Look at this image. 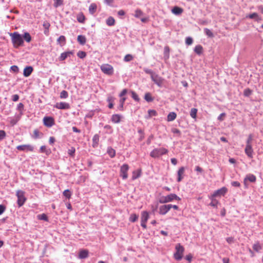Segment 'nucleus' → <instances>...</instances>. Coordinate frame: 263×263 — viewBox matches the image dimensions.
<instances>
[{
    "label": "nucleus",
    "mask_w": 263,
    "mask_h": 263,
    "mask_svg": "<svg viewBox=\"0 0 263 263\" xmlns=\"http://www.w3.org/2000/svg\"><path fill=\"white\" fill-rule=\"evenodd\" d=\"M10 35L11 37L13 46L15 48H18L19 46L23 45L24 42L21 34L17 32H14Z\"/></svg>",
    "instance_id": "f257e3e1"
},
{
    "label": "nucleus",
    "mask_w": 263,
    "mask_h": 263,
    "mask_svg": "<svg viewBox=\"0 0 263 263\" xmlns=\"http://www.w3.org/2000/svg\"><path fill=\"white\" fill-rule=\"evenodd\" d=\"M173 200L180 201L181 198L175 194H170L166 196H162L159 201L160 203H165L172 202Z\"/></svg>",
    "instance_id": "f03ea898"
},
{
    "label": "nucleus",
    "mask_w": 263,
    "mask_h": 263,
    "mask_svg": "<svg viewBox=\"0 0 263 263\" xmlns=\"http://www.w3.org/2000/svg\"><path fill=\"white\" fill-rule=\"evenodd\" d=\"M175 250L174 257L177 260H180L182 258L184 248L180 243H177L175 247Z\"/></svg>",
    "instance_id": "7ed1b4c3"
},
{
    "label": "nucleus",
    "mask_w": 263,
    "mask_h": 263,
    "mask_svg": "<svg viewBox=\"0 0 263 263\" xmlns=\"http://www.w3.org/2000/svg\"><path fill=\"white\" fill-rule=\"evenodd\" d=\"M168 153V150L165 148L161 147L153 149L150 153V156L153 158H158Z\"/></svg>",
    "instance_id": "20e7f679"
},
{
    "label": "nucleus",
    "mask_w": 263,
    "mask_h": 263,
    "mask_svg": "<svg viewBox=\"0 0 263 263\" xmlns=\"http://www.w3.org/2000/svg\"><path fill=\"white\" fill-rule=\"evenodd\" d=\"M16 196L17 197V203L18 207H21L26 201V198L25 196V192L23 191L18 190L16 192Z\"/></svg>",
    "instance_id": "39448f33"
},
{
    "label": "nucleus",
    "mask_w": 263,
    "mask_h": 263,
    "mask_svg": "<svg viewBox=\"0 0 263 263\" xmlns=\"http://www.w3.org/2000/svg\"><path fill=\"white\" fill-rule=\"evenodd\" d=\"M100 68L102 71L107 75L111 76L114 73V68L111 65L109 64H103L101 66Z\"/></svg>",
    "instance_id": "423d86ee"
},
{
    "label": "nucleus",
    "mask_w": 263,
    "mask_h": 263,
    "mask_svg": "<svg viewBox=\"0 0 263 263\" xmlns=\"http://www.w3.org/2000/svg\"><path fill=\"white\" fill-rule=\"evenodd\" d=\"M129 170V166L127 164H124L120 167V175L123 179H126L128 177V171Z\"/></svg>",
    "instance_id": "0eeeda50"
},
{
    "label": "nucleus",
    "mask_w": 263,
    "mask_h": 263,
    "mask_svg": "<svg viewBox=\"0 0 263 263\" xmlns=\"http://www.w3.org/2000/svg\"><path fill=\"white\" fill-rule=\"evenodd\" d=\"M228 192V189L226 187H222L220 189L215 191L211 196L214 197L223 196Z\"/></svg>",
    "instance_id": "6e6552de"
},
{
    "label": "nucleus",
    "mask_w": 263,
    "mask_h": 263,
    "mask_svg": "<svg viewBox=\"0 0 263 263\" xmlns=\"http://www.w3.org/2000/svg\"><path fill=\"white\" fill-rule=\"evenodd\" d=\"M16 148L20 151L33 152L34 150L33 146L30 144L18 145Z\"/></svg>",
    "instance_id": "1a4fd4ad"
},
{
    "label": "nucleus",
    "mask_w": 263,
    "mask_h": 263,
    "mask_svg": "<svg viewBox=\"0 0 263 263\" xmlns=\"http://www.w3.org/2000/svg\"><path fill=\"white\" fill-rule=\"evenodd\" d=\"M43 121L44 125L48 127H50L54 124V120L51 117H45Z\"/></svg>",
    "instance_id": "9d476101"
},
{
    "label": "nucleus",
    "mask_w": 263,
    "mask_h": 263,
    "mask_svg": "<svg viewBox=\"0 0 263 263\" xmlns=\"http://www.w3.org/2000/svg\"><path fill=\"white\" fill-rule=\"evenodd\" d=\"M171 209L170 204H165L160 206L159 213L161 215H165Z\"/></svg>",
    "instance_id": "9b49d317"
},
{
    "label": "nucleus",
    "mask_w": 263,
    "mask_h": 263,
    "mask_svg": "<svg viewBox=\"0 0 263 263\" xmlns=\"http://www.w3.org/2000/svg\"><path fill=\"white\" fill-rule=\"evenodd\" d=\"M256 180V178L253 174H249L246 176L244 179L243 183L247 187V181H249L251 182H255Z\"/></svg>",
    "instance_id": "f8f14e48"
},
{
    "label": "nucleus",
    "mask_w": 263,
    "mask_h": 263,
    "mask_svg": "<svg viewBox=\"0 0 263 263\" xmlns=\"http://www.w3.org/2000/svg\"><path fill=\"white\" fill-rule=\"evenodd\" d=\"M54 107L60 109H68L70 107V105L66 102L57 103Z\"/></svg>",
    "instance_id": "ddd939ff"
},
{
    "label": "nucleus",
    "mask_w": 263,
    "mask_h": 263,
    "mask_svg": "<svg viewBox=\"0 0 263 263\" xmlns=\"http://www.w3.org/2000/svg\"><path fill=\"white\" fill-rule=\"evenodd\" d=\"M151 79L159 86H161L162 84L163 80L158 75L152 74Z\"/></svg>",
    "instance_id": "4468645a"
},
{
    "label": "nucleus",
    "mask_w": 263,
    "mask_h": 263,
    "mask_svg": "<svg viewBox=\"0 0 263 263\" xmlns=\"http://www.w3.org/2000/svg\"><path fill=\"white\" fill-rule=\"evenodd\" d=\"M246 154L250 158L253 157V150L252 145H246L245 149Z\"/></svg>",
    "instance_id": "2eb2a0df"
},
{
    "label": "nucleus",
    "mask_w": 263,
    "mask_h": 263,
    "mask_svg": "<svg viewBox=\"0 0 263 263\" xmlns=\"http://www.w3.org/2000/svg\"><path fill=\"white\" fill-rule=\"evenodd\" d=\"M88 251L87 250H81L79 254V258L80 259L86 258L88 256Z\"/></svg>",
    "instance_id": "dca6fc26"
},
{
    "label": "nucleus",
    "mask_w": 263,
    "mask_h": 263,
    "mask_svg": "<svg viewBox=\"0 0 263 263\" xmlns=\"http://www.w3.org/2000/svg\"><path fill=\"white\" fill-rule=\"evenodd\" d=\"M33 71V68L31 66L26 67L23 71V74L25 77H29Z\"/></svg>",
    "instance_id": "f3484780"
},
{
    "label": "nucleus",
    "mask_w": 263,
    "mask_h": 263,
    "mask_svg": "<svg viewBox=\"0 0 263 263\" xmlns=\"http://www.w3.org/2000/svg\"><path fill=\"white\" fill-rule=\"evenodd\" d=\"M149 217V214L147 211H143L141 213V222H147Z\"/></svg>",
    "instance_id": "a211bd4d"
},
{
    "label": "nucleus",
    "mask_w": 263,
    "mask_h": 263,
    "mask_svg": "<svg viewBox=\"0 0 263 263\" xmlns=\"http://www.w3.org/2000/svg\"><path fill=\"white\" fill-rule=\"evenodd\" d=\"M247 17H249L251 19H255L257 22H259L262 20L261 17L256 12L249 14L247 16Z\"/></svg>",
    "instance_id": "6ab92c4d"
},
{
    "label": "nucleus",
    "mask_w": 263,
    "mask_h": 263,
    "mask_svg": "<svg viewBox=\"0 0 263 263\" xmlns=\"http://www.w3.org/2000/svg\"><path fill=\"white\" fill-rule=\"evenodd\" d=\"M184 173V167H181L178 171V179L177 181L178 182H180L182 180L183 178V176Z\"/></svg>",
    "instance_id": "aec40b11"
},
{
    "label": "nucleus",
    "mask_w": 263,
    "mask_h": 263,
    "mask_svg": "<svg viewBox=\"0 0 263 263\" xmlns=\"http://www.w3.org/2000/svg\"><path fill=\"white\" fill-rule=\"evenodd\" d=\"M141 169H138L137 170L133 172L132 179L135 180L140 177L141 175Z\"/></svg>",
    "instance_id": "412c9836"
},
{
    "label": "nucleus",
    "mask_w": 263,
    "mask_h": 263,
    "mask_svg": "<svg viewBox=\"0 0 263 263\" xmlns=\"http://www.w3.org/2000/svg\"><path fill=\"white\" fill-rule=\"evenodd\" d=\"M72 52L71 51H67L62 53L59 58V60L60 61L65 60L68 57H70V55L72 54Z\"/></svg>",
    "instance_id": "4be33fe9"
},
{
    "label": "nucleus",
    "mask_w": 263,
    "mask_h": 263,
    "mask_svg": "<svg viewBox=\"0 0 263 263\" xmlns=\"http://www.w3.org/2000/svg\"><path fill=\"white\" fill-rule=\"evenodd\" d=\"M209 198L211 200V202L210 203V205H211L213 207H214V208H217V205L219 204V201L217 200H216L215 198V197H214L213 196H212L211 195H210L209 196Z\"/></svg>",
    "instance_id": "5701e85b"
},
{
    "label": "nucleus",
    "mask_w": 263,
    "mask_h": 263,
    "mask_svg": "<svg viewBox=\"0 0 263 263\" xmlns=\"http://www.w3.org/2000/svg\"><path fill=\"white\" fill-rule=\"evenodd\" d=\"M99 141V136L98 134L94 135L92 138V146L93 147H97L98 145Z\"/></svg>",
    "instance_id": "b1692460"
},
{
    "label": "nucleus",
    "mask_w": 263,
    "mask_h": 263,
    "mask_svg": "<svg viewBox=\"0 0 263 263\" xmlns=\"http://www.w3.org/2000/svg\"><path fill=\"white\" fill-rule=\"evenodd\" d=\"M253 250L258 252L262 249V246L259 241H256L253 246Z\"/></svg>",
    "instance_id": "393cba45"
},
{
    "label": "nucleus",
    "mask_w": 263,
    "mask_h": 263,
    "mask_svg": "<svg viewBox=\"0 0 263 263\" xmlns=\"http://www.w3.org/2000/svg\"><path fill=\"white\" fill-rule=\"evenodd\" d=\"M177 117V115L174 112H171L167 117V120L168 122L174 121Z\"/></svg>",
    "instance_id": "a878e982"
},
{
    "label": "nucleus",
    "mask_w": 263,
    "mask_h": 263,
    "mask_svg": "<svg viewBox=\"0 0 263 263\" xmlns=\"http://www.w3.org/2000/svg\"><path fill=\"white\" fill-rule=\"evenodd\" d=\"M121 116L118 114L113 115L111 117V121L115 123H118L120 122Z\"/></svg>",
    "instance_id": "bb28decb"
},
{
    "label": "nucleus",
    "mask_w": 263,
    "mask_h": 263,
    "mask_svg": "<svg viewBox=\"0 0 263 263\" xmlns=\"http://www.w3.org/2000/svg\"><path fill=\"white\" fill-rule=\"evenodd\" d=\"M97 6L95 3H92L89 7V12L90 14H94L97 11Z\"/></svg>",
    "instance_id": "cd10ccee"
},
{
    "label": "nucleus",
    "mask_w": 263,
    "mask_h": 263,
    "mask_svg": "<svg viewBox=\"0 0 263 263\" xmlns=\"http://www.w3.org/2000/svg\"><path fill=\"white\" fill-rule=\"evenodd\" d=\"M77 21L81 23H84L85 21V17L83 13L81 12L78 14L77 16Z\"/></svg>",
    "instance_id": "c85d7f7f"
},
{
    "label": "nucleus",
    "mask_w": 263,
    "mask_h": 263,
    "mask_svg": "<svg viewBox=\"0 0 263 263\" xmlns=\"http://www.w3.org/2000/svg\"><path fill=\"white\" fill-rule=\"evenodd\" d=\"M172 11L175 14L179 15L182 13L183 9L178 7H174Z\"/></svg>",
    "instance_id": "c756f323"
},
{
    "label": "nucleus",
    "mask_w": 263,
    "mask_h": 263,
    "mask_svg": "<svg viewBox=\"0 0 263 263\" xmlns=\"http://www.w3.org/2000/svg\"><path fill=\"white\" fill-rule=\"evenodd\" d=\"M77 40L81 45H84L86 42V37L82 35H79L78 36Z\"/></svg>",
    "instance_id": "7c9ffc66"
},
{
    "label": "nucleus",
    "mask_w": 263,
    "mask_h": 263,
    "mask_svg": "<svg viewBox=\"0 0 263 263\" xmlns=\"http://www.w3.org/2000/svg\"><path fill=\"white\" fill-rule=\"evenodd\" d=\"M57 42L61 45L63 46L66 43V38L64 35H61L57 40Z\"/></svg>",
    "instance_id": "2f4dec72"
},
{
    "label": "nucleus",
    "mask_w": 263,
    "mask_h": 263,
    "mask_svg": "<svg viewBox=\"0 0 263 263\" xmlns=\"http://www.w3.org/2000/svg\"><path fill=\"white\" fill-rule=\"evenodd\" d=\"M194 51L197 54L200 55V54H201L202 53V52L203 51V48L200 45H197V46H195V47L194 48Z\"/></svg>",
    "instance_id": "473e14b6"
},
{
    "label": "nucleus",
    "mask_w": 263,
    "mask_h": 263,
    "mask_svg": "<svg viewBox=\"0 0 263 263\" xmlns=\"http://www.w3.org/2000/svg\"><path fill=\"white\" fill-rule=\"evenodd\" d=\"M115 20L114 18V17L111 16H109L107 20H106V24L108 26H111L115 25Z\"/></svg>",
    "instance_id": "72a5a7b5"
},
{
    "label": "nucleus",
    "mask_w": 263,
    "mask_h": 263,
    "mask_svg": "<svg viewBox=\"0 0 263 263\" xmlns=\"http://www.w3.org/2000/svg\"><path fill=\"white\" fill-rule=\"evenodd\" d=\"M170 54V47L167 46H165L164 48V58L165 60H167L169 58Z\"/></svg>",
    "instance_id": "f704fd0d"
},
{
    "label": "nucleus",
    "mask_w": 263,
    "mask_h": 263,
    "mask_svg": "<svg viewBox=\"0 0 263 263\" xmlns=\"http://www.w3.org/2000/svg\"><path fill=\"white\" fill-rule=\"evenodd\" d=\"M40 152L45 153L46 155H48L51 151L49 149H47V147L45 145H43L40 147Z\"/></svg>",
    "instance_id": "c9c22d12"
},
{
    "label": "nucleus",
    "mask_w": 263,
    "mask_h": 263,
    "mask_svg": "<svg viewBox=\"0 0 263 263\" xmlns=\"http://www.w3.org/2000/svg\"><path fill=\"white\" fill-rule=\"evenodd\" d=\"M143 15V12L140 9H137L135 10L134 16L136 18H140Z\"/></svg>",
    "instance_id": "e433bc0d"
},
{
    "label": "nucleus",
    "mask_w": 263,
    "mask_h": 263,
    "mask_svg": "<svg viewBox=\"0 0 263 263\" xmlns=\"http://www.w3.org/2000/svg\"><path fill=\"white\" fill-rule=\"evenodd\" d=\"M197 109L195 108H193L191 109L190 111V116L193 119H196L197 117Z\"/></svg>",
    "instance_id": "4c0bfd02"
},
{
    "label": "nucleus",
    "mask_w": 263,
    "mask_h": 263,
    "mask_svg": "<svg viewBox=\"0 0 263 263\" xmlns=\"http://www.w3.org/2000/svg\"><path fill=\"white\" fill-rule=\"evenodd\" d=\"M138 216L135 213L132 214L129 217V221L134 222L138 220Z\"/></svg>",
    "instance_id": "58836bf2"
},
{
    "label": "nucleus",
    "mask_w": 263,
    "mask_h": 263,
    "mask_svg": "<svg viewBox=\"0 0 263 263\" xmlns=\"http://www.w3.org/2000/svg\"><path fill=\"white\" fill-rule=\"evenodd\" d=\"M144 99L147 102H152L154 100V98L152 97L151 94L149 92L146 93L145 94Z\"/></svg>",
    "instance_id": "ea45409f"
},
{
    "label": "nucleus",
    "mask_w": 263,
    "mask_h": 263,
    "mask_svg": "<svg viewBox=\"0 0 263 263\" xmlns=\"http://www.w3.org/2000/svg\"><path fill=\"white\" fill-rule=\"evenodd\" d=\"M107 153L110 156V157L113 158L115 156L116 151L113 148L109 147L107 149Z\"/></svg>",
    "instance_id": "a19ab883"
},
{
    "label": "nucleus",
    "mask_w": 263,
    "mask_h": 263,
    "mask_svg": "<svg viewBox=\"0 0 263 263\" xmlns=\"http://www.w3.org/2000/svg\"><path fill=\"white\" fill-rule=\"evenodd\" d=\"M24 39L28 43L30 42L31 40V37L30 34L28 32H25L23 36Z\"/></svg>",
    "instance_id": "79ce46f5"
},
{
    "label": "nucleus",
    "mask_w": 263,
    "mask_h": 263,
    "mask_svg": "<svg viewBox=\"0 0 263 263\" xmlns=\"http://www.w3.org/2000/svg\"><path fill=\"white\" fill-rule=\"evenodd\" d=\"M126 98L125 97H122L120 100V106L119 107V109L120 110H123V105H124V102L126 100Z\"/></svg>",
    "instance_id": "37998d69"
},
{
    "label": "nucleus",
    "mask_w": 263,
    "mask_h": 263,
    "mask_svg": "<svg viewBox=\"0 0 263 263\" xmlns=\"http://www.w3.org/2000/svg\"><path fill=\"white\" fill-rule=\"evenodd\" d=\"M63 195L66 197L68 199H69L71 198V192L70 191V190H65L63 193Z\"/></svg>",
    "instance_id": "c03bdc74"
},
{
    "label": "nucleus",
    "mask_w": 263,
    "mask_h": 263,
    "mask_svg": "<svg viewBox=\"0 0 263 263\" xmlns=\"http://www.w3.org/2000/svg\"><path fill=\"white\" fill-rule=\"evenodd\" d=\"M204 32L206 35L210 37H213L214 36L213 32L208 28H205L204 29Z\"/></svg>",
    "instance_id": "a18cd8bd"
},
{
    "label": "nucleus",
    "mask_w": 263,
    "mask_h": 263,
    "mask_svg": "<svg viewBox=\"0 0 263 263\" xmlns=\"http://www.w3.org/2000/svg\"><path fill=\"white\" fill-rule=\"evenodd\" d=\"M75 152H76L75 148L73 147H71L70 149H68V154L70 156L74 157Z\"/></svg>",
    "instance_id": "49530a36"
},
{
    "label": "nucleus",
    "mask_w": 263,
    "mask_h": 263,
    "mask_svg": "<svg viewBox=\"0 0 263 263\" xmlns=\"http://www.w3.org/2000/svg\"><path fill=\"white\" fill-rule=\"evenodd\" d=\"M252 140L253 135L252 134H250L246 142V145H252Z\"/></svg>",
    "instance_id": "de8ad7c7"
},
{
    "label": "nucleus",
    "mask_w": 263,
    "mask_h": 263,
    "mask_svg": "<svg viewBox=\"0 0 263 263\" xmlns=\"http://www.w3.org/2000/svg\"><path fill=\"white\" fill-rule=\"evenodd\" d=\"M68 96V92L66 90H62L60 93V98L61 99L67 98Z\"/></svg>",
    "instance_id": "09e8293b"
},
{
    "label": "nucleus",
    "mask_w": 263,
    "mask_h": 263,
    "mask_svg": "<svg viewBox=\"0 0 263 263\" xmlns=\"http://www.w3.org/2000/svg\"><path fill=\"white\" fill-rule=\"evenodd\" d=\"M37 218L40 220H44L45 221H48V217L45 214H42L39 215Z\"/></svg>",
    "instance_id": "8fccbe9b"
},
{
    "label": "nucleus",
    "mask_w": 263,
    "mask_h": 263,
    "mask_svg": "<svg viewBox=\"0 0 263 263\" xmlns=\"http://www.w3.org/2000/svg\"><path fill=\"white\" fill-rule=\"evenodd\" d=\"M54 1V7L57 8L58 7L63 4L62 0H53Z\"/></svg>",
    "instance_id": "3c124183"
},
{
    "label": "nucleus",
    "mask_w": 263,
    "mask_h": 263,
    "mask_svg": "<svg viewBox=\"0 0 263 263\" xmlns=\"http://www.w3.org/2000/svg\"><path fill=\"white\" fill-rule=\"evenodd\" d=\"M77 55L79 58L83 59L86 56V53L84 51H79L77 53Z\"/></svg>",
    "instance_id": "603ef678"
},
{
    "label": "nucleus",
    "mask_w": 263,
    "mask_h": 263,
    "mask_svg": "<svg viewBox=\"0 0 263 263\" xmlns=\"http://www.w3.org/2000/svg\"><path fill=\"white\" fill-rule=\"evenodd\" d=\"M133 59V57L129 54H126L124 58V60L126 62H129Z\"/></svg>",
    "instance_id": "864d4df0"
},
{
    "label": "nucleus",
    "mask_w": 263,
    "mask_h": 263,
    "mask_svg": "<svg viewBox=\"0 0 263 263\" xmlns=\"http://www.w3.org/2000/svg\"><path fill=\"white\" fill-rule=\"evenodd\" d=\"M252 93V90L249 89L247 88L244 90L243 91V95L244 96L248 97Z\"/></svg>",
    "instance_id": "5fc2aeb1"
},
{
    "label": "nucleus",
    "mask_w": 263,
    "mask_h": 263,
    "mask_svg": "<svg viewBox=\"0 0 263 263\" xmlns=\"http://www.w3.org/2000/svg\"><path fill=\"white\" fill-rule=\"evenodd\" d=\"M138 133L140 134L139 140L142 141L144 138V133L143 130L140 129L138 130Z\"/></svg>",
    "instance_id": "6e6d98bb"
},
{
    "label": "nucleus",
    "mask_w": 263,
    "mask_h": 263,
    "mask_svg": "<svg viewBox=\"0 0 263 263\" xmlns=\"http://www.w3.org/2000/svg\"><path fill=\"white\" fill-rule=\"evenodd\" d=\"M148 112L149 118L152 116H156L157 115L156 111L155 110H149Z\"/></svg>",
    "instance_id": "4d7b16f0"
},
{
    "label": "nucleus",
    "mask_w": 263,
    "mask_h": 263,
    "mask_svg": "<svg viewBox=\"0 0 263 263\" xmlns=\"http://www.w3.org/2000/svg\"><path fill=\"white\" fill-rule=\"evenodd\" d=\"M114 101V99L112 97H109L108 98V101L109 102L108 105V107L109 108H112L113 107L114 104L112 103V102Z\"/></svg>",
    "instance_id": "13d9d810"
},
{
    "label": "nucleus",
    "mask_w": 263,
    "mask_h": 263,
    "mask_svg": "<svg viewBox=\"0 0 263 263\" xmlns=\"http://www.w3.org/2000/svg\"><path fill=\"white\" fill-rule=\"evenodd\" d=\"M185 43L187 45H190L193 43V39L191 37H187L185 39Z\"/></svg>",
    "instance_id": "bf43d9fd"
},
{
    "label": "nucleus",
    "mask_w": 263,
    "mask_h": 263,
    "mask_svg": "<svg viewBox=\"0 0 263 263\" xmlns=\"http://www.w3.org/2000/svg\"><path fill=\"white\" fill-rule=\"evenodd\" d=\"M6 134L4 130H0V141L2 140L6 137Z\"/></svg>",
    "instance_id": "052dcab7"
},
{
    "label": "nucleus",
    "mask_w": 263,
    "mask_h": 263,
    "mask_svg": "<svg viewBox=\"0 0 263 263\" xmlns=\"http://www.w3.org/2000/svg\"><path fill=\"white\" fill-rule=\"evenodd\" d=\"M132 97L136 101H138L139 100L138 95L134 91L132 92Z\"/></svg>",
    "instance_id": "680f3d73"
},
{
    "label": "nucleus",
    "mask_w": 263,
    "mask_h": 263,
    "mask_svg": "<svg viewBox=\"0 0 263 263\" xmlns=\"http://www.w3.org/2000/svg\"><path fill=\"white\" fill-rule=\"evenodd\" d=\"M226 241L229 244L232 243L234 242V238L233 237H229L226 238Z\"/></svg>",
    "instance_id": "e2e57ef3"
},
{
    "label": "nucleus",
    "mask_w": 263,
    "mask_h": 263,
    "mask_svg": "<svg viewBox=\"0 0 263 263\" xmlns=\"http://www.w3.org/2000/svg\"><path fill=\"white\" fill-rule=\"evenodd\" d=\"M40 132L37 129H35L33 131V137L34 138L36 139L39 137Z\"/></svg>",
    "instance_id": "0e129e2a"
},
{
    "label": "nucleus",
    "mask_w": 263,
    "mask_h": 263,
    "mask_svg": "<svg viewBox=\"0 0 263 263\" xmlns=\"http://www.w3.org/2000/svg\"><path fill=\"white\" fill-rule=\"evenodd\" d=\"M11 70L13 71L14 72H18V68L17 66L13 65L10 68Z\"/></svg>",
    "instance_id": "69168bd1"
},
{
    "label": "nucleus",
    "mask_w": 263,
    "mask_h": 263,
    "mask_svg": "<svg viewBox=\"0 0 263 263\" xmlns=\"http://www.w3.org/2000/svg\"><path fill=\"white\" fill-rule=\"evenodd\" d=\"M193 258V255L191 254H189L185 256V259L190 262L192 261Z\"/></svg>",
    "instance_id": "338daca9"
},
{
    "label": "nucleus",
    "mask_w": 263,
    "mask_h": 263,
    "mask_svg": "<svg viewBox=\"0 0 263 263\" xmlns=\"http://www.w3.org/2000/svg\"><path fill=\"white\" fill-rule=\"evenodd\" d=\"M12 99L14 102H16L19 99V96L18 95H13L12 97Z\"/></svg>",
    "instance_id": "774afa93"
}]
</instances>
